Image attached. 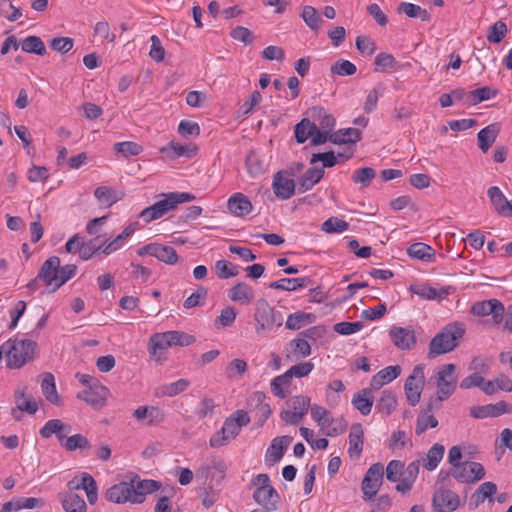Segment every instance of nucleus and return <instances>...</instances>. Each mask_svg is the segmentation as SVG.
Here are the masks:
<instances>
[{"label": "nucleus", "mask_w": 512, "mask_h": 512, "mask_svg": "<svg viewBox=\"0 0 512 512\" xmlns=\"http://www.w3.org/2000/svg\"><path fill=\"white\" fill-rule=\"evenodd\" d=\"M159 196L162 197L161 200L140 212L139 218L143 219L144 222L149 223L159 219L169 211L174 210L179 204L195 199L193 194L187 192H170L160 194Z\"/></svg>", "instance_id": "1"}, {"label": "nucleus", "mask_w": 512, "mask_h": 512, "mask_svg": "<svg viewBox=\"0 0 512 512\" xmlns=\"http://www.w3.org/2000/svg\"><path fill=\"white\" fill-rule=\"evenodd\" d=\"M464 333L465 325L463 323L448 324L432 338L429 344V355L437 356L452 351L458 346V341Z\"/></svg>", "instance_id": "2"}, {"label": "nucleus", "mask_w": 512, "mask_h": 512, "mask_svg": "<svg viewBox=\"0 0 512 512\" xmlns=\"http://www.w3.org/2000/svg\"><path fill=\"white\" fill-rule=\"evenodd\" d=\"M256 331H270L274 326L280 327L283 322L282 314L269 305L267 300L259 299L255 305Z\"/></svg>", "instance_id": "3"}, {"label": "nucleus", "mask_w": 512, "mask_h": 512, "mask_svg": "<svg viewBox=\"0 0 512 512\" xmlns=\"http://www.w3.org/2000/svg\"><path fill=\"white\" fill-rule=\"evenodd\" d=\"M447 475H451L460 483L471 484L484 478L485 469L479 462L465 461L460 464H454V467L450 468Z\"/></svg>", "instance_id": "4"}, {"label": "nucleus", "mask_w": 512, "mask_h": 512, "mask_svg": "<svg viewBox=\"0 0 512 512\" xmlns=\"http://www.w3.org/2000/svg\"><path fill=\"white\" fill-rule=\"evenodd\" d=\"M383 476V464L377 462L368 468L361 482V490L365 501H370L376 496L383 483Z\"/></svg>", "instance_id": "5"}, {"label": "nucleus", "mask_w": 512, "mask_h": 512, "mask_svg": "<svg viewBox=\"0 0 512 512\" xmlns=\"http://www.w3.org/2000/svg\"><path fill=\"white\" fill-rule=\"evenodd\" d=\"M424 385V366L418 364L413 368L404 384L405 396L409 405L416 406L419 403Z\"/></svg>", "instance_id": "6"}, {"label": "nucleus", "mask_w": 512, "mask_h": 512, "mask_svg": "<svg viewBox=\"0 0 512 512\" xmlns=\"http://www.w3.org/2000/svg\"><path fill=\"white\" fill-rule=\"evenodd\" d=\"M455 370L456 366L452 363L440 367L437 373V401L446 400L454 393L457 385Z\"/></svg>", "instance_id": "7"}, {"label": "nucleus", "mask_w": 512, "mask_h": 512, "mask_svg": "<svg viewBox=\"0 0 512 512\" xmlns=\"http://www.w3.org/2000/svg\"><path fill=\"white\" fill-rule=\"evenodd\" d=\"M474 316H492L493 323L500 325L504 320L505 307L501 301L497 299H489L475 302L470 309Z\"/></svg>", "instance_id": "8"}, {"label": "nucleus", "mask_w": 512, "mask_h": 512, "mask_svg": "<svg viewBox=\"0 0 512 512\" xmlns=\"http://www.w3.org/2000/svg\"><path fill=\"white\" fill-rule=\"evenodd\" d=\"M461 505L460 497L454 491L439 487L432 497V507L436 512H453Z\"/></svg>", "instance_id": "9"}, {"label": "nucleus", "mask_w": 512, "mask_h": 512, "mask_svg": "<svg viewBox=\"0 0 512 512\" xmlns=\"http://www.w3.org/2000/svg\"><path fill=\"white\" fill-rule=\"evenodd\" d=\"M15 402L16 406L11 409V414L16 420L21 419V415L18 412H27L30 415H34L38 410V403L31 394L27 393L26 387L15 391Z\"/></svg>", "instance_id": "10"}, {"label": "nucleus", "mask_w": 512, "mask_h": 512, "mask_svg": "<svg viewBox=\"0 0 512 512\" xmlns=\"http://www.w3.org/2000/svg\"><path fill=\"white\" fill-rule=\"evenodd\" d=\"M506 413H512V405L505 401H499L495 404L473 406L470 408V416L475 419L498 417Z\"/></svg>", "instance_id": "11"}, {"label": "nucleus", "mask_w": 512, "mask_h": 512, "mask_svg": "<svg viewBox=\"0 0 512 512\" xmlns=\"http://www.w3.org/2000/svg\"><path fill=\"white\" fill-rule=\"evenodd\" d=\"M170 347L172 346L166 332L151 335L148 343V351L151 358H153L156 363L162 364L166 360L164 352Z\"/></svg>", "instance_id": "12"}, {"label": "nucleus", "mask_w": 512, "mask_h": 512, "mask_svg": "<svg viewBox=\"0 0 512 512\" xmlns=\"http://www.w3.org/2000/svg\"><path fill=\"white\" fill-rule=\"evenodd\" d=\"M487 196L494 211L502 217H512V200L506 196L498 186H491L487 190Z\"/></svg>", "instance_id": "13"}, {"label": "nucleus", "mask_w": 512, "mask_h": 512, "mask_svg": "<svg viewBox=\"0 0 512 512\" xmlns=\"http://www.w3.org/2000/svg\"><path fill=\"white\" fill-rule=\"evenodd\" d=\"M109 390L102 384L86 388L77 394L78 399L85 401L95 409L105 406Z\"/></svg>", "instance_id": "14"}, {"label": "nucleus", "mask_w": 512, "mask_h": 512, "mask_svg": "<svg viewBox=\"0 0 512 512\" xmlns=\"http://www.w3.org/2000/svg\"><path fill=\"white\" fill-rule=\"evenodd\" d=\"M133 480L130 482H120L111 486L105 493V498L109 502L122 504L126 502L133 503Z\"/></svg>", "instance_id": "15"}, {"label": "nucleus", "mask_w": 512, "mask_h": 512, "mask_svg": "<svg viewBox=\"0 0 512 512\" xmlns=\"http://www.w3.org/2000/svg\"><path fill=\"white\" fill-rule=\"evenodd\" d=\"M286 172L278 171L274 177L272 182V188L275 195L282 200L290 199L296 189V184L293 179L287 177Z\"/></svg>", "instance_id": "16"}, {"label": "nucleus", "mask_w": 512, "mask_h": 512, "mask_svg": "<svg viewBox=\"0 0 512 512\" xmlns=\"http://www.w3.org/2000/svg\"><path fill=\"white\" fill-rule=\"evenodd\" d=\"M389 336L398 349L410 350L416 345V337L412 329L393 326Z\"/></svg>", "instance_id": "17"}, {"label": "nucleus", "mask_w": 512, "mask_h": 512, "mask_svg": "<svg viewBox=\"0 0 512 512\" xmlns=\"http://www.w3.org/2000/svg\"><path fill=\"white\" fill-rule=\"evenodd\" d=\"M409 290L413 294L421 297L422 299L441 300V299L446 298L449 294H451L454 291V288L452 286H447V287H443L440 289H436V288L428 286V285H422V286L411 285Z\"/></svg>", "instance_id": "18"}, {"label": "nucleus", "mask_w": 512, "mask_h": 512, "mask_svg": "<svg viewBox=\"0 0 512 512\" xmlns=\"http://www.w3.org/2000/svg\"><path fill=\"white\" fill-rule=\"evenodd\" d=\"M60 259L57 256L48 258L43 264L38 273V278L43 280L47 286H54L58 281V269Z\"/></svg>", "instance_id": "19"}, {"label": "nucleus", "mask_w": 512, "mask_h": 512, "mask_svg": "<svg viewBox=\"0 0 512 512\" xmlns=\"http://www.w3.org/2000/svg\"><path fill=\"white\" fill-rule=\"evenodd\" d=\"M227 207L232 214L238 217L248 215L253 209L252 203L248 197L240 192L233 194L228 199Z\"/></svg>", "instance_id": "20"}, {"label": "nucleus", "mask_w": 512, "mask_h": 512, "mask_svg": "<svg viewBox=\"0 0 512 512\" xmlns=\"http://www.w3.org/2000/svg\"><path fill=\"white\" fill-rule=\"evenodd\" d=\"M307 114L313 120L312 122H318L317 126L321 130L331 132L335 126V118L323 107H311L308 109Z\"/></svg>", "instance_id": "21"}, {"label": "nucleus", "mask_w": 512, "mask_h": 512, "mask_svg": "<svg viewBox=\"0 0 512 512\" xmlns=\"http://www.w3.org/2000/svg\"><path fill=\"white\" fill-rule=\"evenodd\" d=\"M68 487L72 489H83L86 492L88 502L90 504H95L98 499V490H97V484L94 478L88 474L83 473L82 479L80 483H76L74 480L69 481Z\"/></svg>", "instance_id": "22"}, {"label": "nucleus", "mask_w": 512, "mask_h": 512, "mask_svg": "<svg viewBox=\"0 0 512 512\" xmlns=\"http://www.w3.org/2000/svg\"><path fill=\"white\" fill-rule=\"evenodd\" d=\"M253 499L259 505L268 510L275 509V504L279 501L277 491L270 485L266 487H257L253 493Z\"/></svg>", "instance_id": "23"}, {"label": "nucleus", "mask_w": 512, "mask_h": 512, "mask_svg": "<svg viewBox=\"0 0 512 512\" xmlns=\"http://www.w3.org/2000/svg\"><path fill=\"white\" fill-rule=\"evenodd\" d=\"M292 437L290 436H282V437H276L272 440L270 446L267 449L266 452V461L270 464H275L279 462L284 453L286 446L291 443Z\"/></svg>", "instance_id": "24"}, {"label": "nucleus", "mask_w": 512, "mask_h": 512, "mask_svg": "<svg viewBox=\"0 0 512 512\" xmlns=\"http://www.w3.org/2000/svg\"><path fill=\"white\" fill-rule=\"evenodd\" d=\"M364 431L361 424H353L349 434L348 453L351 458L358 459L363 450Z\"/></svg>", "instance_id": "25"}, {"label": "nucleus", "mask_w": 512, "mask_h": 512, "mask_svg": "<svg viewBox=\"0 0 512 512\" xmlns=\"http://www.w3.org/2000/svg\"><path fill=\"white\" fill-rule=\"evenodd\" d=\"M499 132L500 125L498 123L490 124L478 132V146L482 152L486 153L489 150L495 142Z\"/></svg>", "instance_id": "26"}, {"label": "nucleus", "mask_w": 512, "mask_h": 512, "mask_svg": "<svg viewBox=\"0 0 512 512\" xmlns=\"http://www.w3.org/2000/svg\"><path fill=\"white\" fill-rule=\"evenodd\" d=\"M324 176V169L312 167L306 170L302 177L298 180V192L304 193L313 188Z\"/></svg>", "instance_id": "27"}, {"label": "nucleus", "mask_w": 512, "mask_h": 512, "mask_svg": "<svg viewBox=\"0 0 512 512\" xmlns=\"http://www.w3.org/2000/svg\"><path fill=\"white\" fill-rule=\"evenodd\" d=\"M160 152L165 153L170 159H176L181 156L191 158L196 155L197 148L192 145H182L171 141L168 145L162 147Z\"/></svg>", "instance_id": "28"}, {"label": "nucleus", "mask_w": 512, "mask_h": 512, "mask_svg": "<svg viewBox=\"0 0 512 512\" xmlns=\"http://www.w3.org/2000/svg\"><path fill=\"white\" fill-rule=\"evenodd\" d=\"M161 484L155 480H133V503H142L145 495L157 491Z\"/></svg>", "instance_id": "29"}, {"label": "nucleus", "mask_w": 512, "mask_h": 512, "mask_svg": "<svg viewBox=\"0 0 512 512\" xmlns=\"http://www.w3.org/2000/svg\"><path fill=\"white\" fill-rule=\"evenodd\" d=\"M374 402L371 389H362L354 394L352 404L362 415L366 416L371 412Z\"/></svg>", "instance_id": "30"}, {"label": "nucleus", "mask_w": 512, "mask_h": 512, "mask_svg": "<svg viewBox=\"0 0 512 512\" xmlns=\"http://www.w3.org/2000/svg\"><path fill=\"white\" fill-rule=\"evenodd\" d=\"M310 283L311 279L309 277L282 278L270 283L269 287L275 290L295 291L299 288L307 287Z\"/></svg>", "instance_id": "31"}, {"label": "nucleus", "mask_w": 512, "mask_h": 512, "mask_svg": "<svg viewBox=\"0 0 512 512\" xmlns=\"http://www.w3.org/2000/svg\"><path fill=\"white\" fill-rule=\"evenodd\" d=\"M59 496L62 507L66 512H86V503L78 494L69 492Z\"/></svg>", "instance_id": "32"}, {"label": "nucleus", "mask_w": 512, "mask_h": 512, "mask_svg": "<svg viewBox=\"0 0 512 512\" xmlns=\"http://www.w3.org/2000/svg\"><path fill=\"white\" fill-rule=\"evenodd\" d=\"M361 140V132L357 128L340 129L329 136L333 144H355Z\"/></svg>", "instance_id": "33"}, {"label": "nucleus", "mask_w": 512, "mask_h": 512, "mask_svg": "<svg viewBox=\"0 0 512 512\" xmlns=\"http://www.w3.org/2000/svg\"><path fill=\"white\" fill-rule=\"evenodd\" d=\"M41 389L45 398L52 404L56 406L62 405V400L58 395L55 378L51 373H45L43 380L41 382Z\"/></svg>", "instance_id": "34"}, {"label": "nucleus", "mask_w": 512, "mask_h": 512, "mask_svg": "<svg viewBox=\"0 0 512 512\" xmlns=\"http://www.w3.org/2000/svg\"><path fill=\"white\" fill-rule=\"evenodd\" d=\"M407 253L411 258H415L424 262L435 261V250L421 242L413 243L407 249Z\"/></svg>", "instance_id": "35"}, {"label": "nucleus", "mask_w": 512, "mask_h": 512, "mask_svg": "<svg viewBox=\"0 0 512 512\" xmlns=\"http://www.w3.org/2000/svg\"><path fill=\"white\" fill-rule=\"evenodd\" d=\"M497 492V485L494 482L482 483L471 495L470 504L478 507L486 499L492 501L491 497Z\"/></svg>", "instance_id": "36"}, {"label": "nucleus", "mask_w": 512, "mask_h": 512, "mask_svg": "<svg viewBox=\"0 0 512 512\" xmlns=\"http://www.w3.org/2000/svg\"><path fill=\"white\" fill-rule=\"evenodd\" d=\"M229 298L234 302H240L242 304H249L252 302L254 298V292L252 287H250L245 282H240L233 286L229 290Z\"/></svg>", "instance_id": "37"}, {"label": "nucleus", "mask_w": 512, "mask_h": 512, "mask_svg": "<svg viewBox=\"0 0 512 512\" xmlns=\"http://www.w3.org/2000/svg\"><path fill=\"white\" fill-rule=\"evenodd\" d=\"M499 90L491 86H483L468 92V104L477 105L483 101L494 98L498 95Z\"/></svg>", "instance_id": "38"}, {"label": "nucleus", "mask_w": 512, "mask_h": 512, "mask_svg": "<svg viewBox=\"0 0 512 512\" xmlns=\"http://www.w3.org/2000/svg\"><path fill=\"white\" fill-rule=\"evenodd\" d=\"M397 407V397L396 394L389 390H383L381 397L379 398L376 409L381 412L385 413L386 415L392 414Z\"/></svg>", "instance_id": "39"}, {"label": "nucleus", "mask_w": 512, "mask_h": 512, "mask_svg": "<svg viewBox=\"0 0 512 512\" xmlns=\"http://www.w3.org/2000/svg\"><path fill=\"white\" fill-rule=\"evenodd\" d=\"M445 452V447L442 444L436 443L434 444L427 453L426 459L423 460V467L432 471L436 469L439 462L442 460Z\"/></svg>", "instance_id": "40"}, {"label": "nucleus", "mask_w": 512, "mask_h": 512, "mask_svg": "<svg viewBox=\"0 0 512 512\" xmlns=\"http://www.w3.org/2000/svg\"><path fill=\"white\" fill-rule=\"evenodd\" d=\"M432 403H429L427 410L420 413L417 417L415 433L417 435L423 434L428 428H435L438 425V420L431 414Z\"/></svg>", "instance_id": "41"}, {"label": "nucleus", "mask_w": 512, "mask_h": 512, "mask_svg": "<svg viewBox=\"0 0 512 512\" xmlns=\"http://www.w3.org/2000/svg\"><path fill=\"white\" fill-rule=\"evenodd\" d=\"M290 375L287 373H283L282 375L276 376L271 381V391L272 393L279 397L280 399H284L289 394L288 388L291 384Z\"/></svg>", "instance_id": "42"}, {"label": "nucleus", "mask_w": 512, "mask_h": 512, "mask_svg": "<svg viewBox=\"0 0 512 512\" xmlns=\"http://www.w3.org/2000/svg\"><path fill=\"white\" fill-rule=\"evenodd\" d=\"M398 12L404 13L409 18H419L422 21L430 20L428 11L413 3L401 2L398 6Z\"/></svg>", "instance_id": "43"}, {"label": "nucleus", "mask_w": 512, "mask_h": 512, "mask_svg": "<svg viewBox=\"0 0 512 512\" xmlns=\"http://www.w3.org/2000/svg\"><path fill=\"white\" fill-rule=\"evenodd\" d=\"M153 257L166 264H175L178 261L176 250L172 246L155 243Z\"/></svg>", "instance_id": "44"}, {"label": "nucleus", "mask_w": 512, "mask_h": 512, "mask_svg": "<svg viewBox=\"0 0 512 512\" xmlns=\"http://www.w3.org/2000/svg\"><path fill=\"white\" fill-rule=\"evenodd\" d=\"M315 315L312 313L296 312L290 314L286 320V328L289 330H298L305 324L314 322Z\"/></svg>", "instance_id": "45"}, {"label": "nucleus", "mask_w": 512, "mask_h": 512, "mask_svg": "<svg viewBox=\"0 0 512 512\" xmlns=\"http://www.w3.org/2000/svg\"><path fill=\"white\" fill-rule=\"evenodd\" d=\"M137 225V223H132L125 227L122 233H120L115 239L105 245L103 248V253L108 255L118 250L123 245L124 240L130 237L136 231Z\"/></svg>", "instance_id": "46"}, {"label": "nucleus", "mask_w": 512, "mask_h": 512, "mask_svg": "<svg viewBox=\"0 0 512 512\" xmlns=\"http://www.w3.org/2000/svg\"><path fill=\"white\" fill-rule=\"evenodd\" d=\"M374 71L376 72H385V71H394L398 69V62L395 57L389 53H379L374 61Z\"/></svg>", "instance_id": "47"}, {"label": "nucleus", "mask_w": 512, "mask_h": 512, "mask_svg": "<svg viewBox=\"0 0 512 512\" xmlns=\"http://www.w3.org/2000/svg\"><path fill=\"white\" fill-rule=\"evenodd\" d=\"M63 430H71V426L63 423L60 419H51L40 428L39 434L42 438L49 439L52 435L58 434Z\"/></svg>", "instance_id": "48"}, {"label": "nucleus", "mask_w": 512, "mask_h": 512, "mask_svg": "<svg viewBox=\"0 0 512 512\" xmlns=\"http://www.w3.org/2000/svg\"><path fill=\"white\" fill-rule=\"evenodd\" d=\"M316 131V123L304 118L295 126V138L298 143H304Z\"/></svg>", "instance_id": "49"}, {"label": "nucleus", "mask_w": 512, "mask_h": 512, "mask_svg": "<svg viewBox=\"0 0 512 512\" xmlns=\"http://www.w3.org/2000/svg\"><path fill=\"white\" fill-rule=\"evenodd\" d=\"M21 48L24 52L37 54L43 56L46 54V47L44 42L38 36H28L21 44Z\"/></svg>", "instance_id": "50"}, {"label": "nucleus", "mask_w": 512, "mask_h": 512, "mask_svg": "<svg viewBox=\"0 0 512 512\" xmlns=\"http://www.w3.org/2000/svg\"><path fill=\"white\" fill-rule=\"evenodd\" d=\"M375 176V169L371 167H362L353 172L351 179L354 183L360 184L361 188H366L370 185Z\"/></svg>", "instance_id": "51"}, {"label": "nucleus", "mask_w": 512, "mask_h": 512, "mask_svg": "<svg viewBox=\"0 0 512 512\" xmlns=\"http://www.w3.org/2000/svg\"><path fill=\"white\" fill-rule=\"evenodd\" d=\"M62 446L67 451L73 452L78 449H89L91 447V444L86 436L82 434H74L66 438L65 442L62 443Z\"/></svg>", "instance_id": "52"}, {"label": "nucleus", "mask_w": 512, "mask_h": 512, "mask_svg": "<svg viewBox=\"0 0 512 512\" xmlns=\"http://www.w3.org/2000/svg\"><path fill=\"white\" fill-rule=\"evenodd\" d=\"M190 385L187 379H179L175 382L164 384L159 388V392L163 396L174 397L185 391Z\"/></svg>", "instance_id": "53"}, {"label": "nucleus", "mask_w": 512, "mask_h": 512, "mask_svg": "<svg viewBox=\"0 0 512 512\" xmlns=\"http://www.w3.org/2000/svg\"><path fill=\"white\" fill-rule=\"evenodd\" d=\"M116 153L121 154L123 157L137 156L143 151V147L133 141L117 142L114 144Z\"/></svg>", "instance_id": "54"}, {"label": "nucleus", "mask_w": 512, "mask_h": 512, "mask_svg": "<svg viewBox=\"0 0 512 512\" xmlns=\"http://www.w3.org/2000/svg\"><path fill=\"white\" fill-rule=\"evenodd\" d=\"M301 17L305 24L311 29V30H317L320 28L323 20L318 15L317 10L313 6H304Z\"/></svg>", "instance_id": "55"}, {"label": "nucleus", "mask_w": 512, "mask_h": 512, "mask_svg": "<svg viewBox=\"0 0 512 512\" xmlns=\"http://www.w3.org/2000/svg\"><path fill=\"white\" fill-rule=\"evenodd\" d=\"M508 33V27L502 20L496 21L490 28L487 34V40L490 43H500Z\"/></svg>", "instance_id": "56"}, {"label": "nucleus", "mask_w": 512, "mask_h": 512, "mask_svg": "<svg viewBox=\"0 0 512 512\" xmlns=\"http://www.w3.org/2000/svg\"><path fill=\"white\" fill-rule=\"evenodd\" d=\"M167 337L170 339L171 346H189L193 344L196 339L193 335H190L188 333L177 331V330H170L166 331Z\"/></svg>", "instance_id": "57"}, {"label": "nucleus", "mask_w": 512, "mask_h": 512, "mask_svg": "<svg viewBox=\"0 0 512 512\" xmlns=\"http://www.w3.org/2000/svg\"><path fill=\"white\" fill-rule=\"evenodd\" d=\"M290 347L297 359L305 358L311 354V346L304 337H297L291 340Z\"/></svg>", "instance_id": "58"}, {"label": "nucleus", "mask_w": 512, "mask_h": 512, "mask_svg": "<svg viewBox=\"0 0 512 512\" xmlns=\"http://www.w3.org/2000/svg\"><path fill=\"white\" fill-rule=\"evenodd\" d=\"M215 271L220 279H228L238 275L239 271L237 266L231 264L226 260H218L215 263Z\"/></svg>", "instance_id": "59"}, {"label": "nucleus", "mask_w": 512, "mask_h": 512, "mask_svg": "<svg viewBox=\"0 0 512 512\" xmlns=\"http://www.w3.org/2000/svg\"><path fill=\"white\" fill-rule=\"evenodd\" d=\"M349 229V223L337 217H330L322 224V230L326 233H342Z\"/></svg>", "instance_id": "60"}, {"label": "nucleus", "mask_w": 512, "mask_h": 512, "mask_svg": "<svg viewBox=\"0 0 512 512\" xmlns=\"http://www.w3.org/2000/svg\"><path fill=\"white\" fill-rule=\"evenodd\" d=\"M103 247V244L101 242V237L97 236L94 239H91L88 242H84L82 240V248H81V255L80 258L82 260H88L90 259L96 252L101 250Z\"/></svg>", "instance_id": "61"}, {"label": "nucleus", "mask_w": 512, "mask_h": 512, "mask_svg": "<svg viewBox=\"0 0 512 512\" xmlns=\"http://www.w3.org/2000/svg\"><path fill=\"white\" fill-rule=\"evenodd\" d=\"M330 71L339 76H351L356 73L357 68L349 60L339 59L331 66Z\"/></svg>", "instance_id": "62"}, {"label": "nucleus", "mask_w": 512, "mask_h": 512, "mask_svg": "<svg viewBox=\"0 0 512 512\" xmlns=\"http://www.w3.org/2000/svg\"><path fill=\"white\" fill-rule=\"evenodd\" d=\"M245 164H246L248 172L252 176L260 175L265 171L263 161L253 151L249 152L248 155L246 156Z\"/></svg>", "instance_id": "63"}, {"label": "nucleus", "mask_w": 512, "mask_h": 512, "mask_svg": "<svg viewBox=\"0 0 512 512\" xmlns=\"http://www.w3.org/2000/svg\"><path fill=\"white\" fill-rule=\"evenodd\" d=\"M94 196L96 199L104 205L111 206L117 202L115 191L112 188L106 186H100L95 189Z\"/></svg>", "instance_id": "64"}]
</instances>
